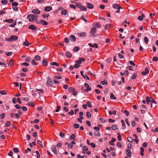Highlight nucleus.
I'll return each instance as SVG.
<instances>
[{
	"mask_svg": "<svg viewBox=\"0 0 158 158\" xmlns=\"http://www.w3.org/2000/svg\"><path fill=\"white\" fill-rule=\"evenodd\" d=\"M79 114L80 115L79 117L83 119V118L82 116L83 115V113L81 111L79 112Z\"/></svg>",
	"mask_w": 158,
	"mask_h": 158,
	"instance_id": "47",
	"label": "nucleus"
},
{
	"mask_svg": "<svg viewBox=\"0 0 158 158\" xmlns=\"http://www.w3.org/2000/svg\"><path fill=\"white\" fill-rule=\"evenodd\" d=\"M5 115V114L4 113L1 114L0 115V118L1 119H3L4 118Z\"/></svg>",
	"mask_w": 158,
	"mask_h": 158,
	"instance_id": "37",
	"label": "nucleus"
},
{
	"mask_svg": "<svg viewBox=\"0 0 158 158\" xmlns=\"http://www.w3.org/2000/svg\"><path fill=\"white\" fill-rule=\"evenodd\" d=\"M82 149L83 150L85 151H86L88 150V148L86 146H83L82 148Z\"/></svg>",
	"mask_w": 158,
	"mask_h": 158,
	"instance_id": "42",
	"label": "nucleus"
},
{
	"mask_svg": "<svg viewBox=\"0 0 158 158\" xmlns=\"http://www.w3.org/2000/svg\"><path fill=\"white\" fill-rule=\"evenodd\" d=\"M1 2L3 5H6L7 3L8 2L6 0H2Z\"/></svg>",
	"mask_w": 158,
	"mask_h": 158,
	"instance_id": "35",
	"label": "nucleus"
},
{
	"mask_svg": "<svg viewBox=\"0 0 158 158\" xmlns=\"http://www.w3.org/2000/svg\"><path fill=\"white\" fill-rule=\"evenodd\" d=\"M88 44L89 46L92 47H95L96 48H97L98 47V44H94L93 45L91 43H89Z\"/></svg>",
	"mask_w": 158,
	"mask_h": 158,
	"instance_id": "15",
	"label": "nucleus"
},
{
	"mask_svg": "<svg viewBox=\"0 0 158 158\" xmlns=\"http://www.w3.org/2000/svg\"><path fill=\"white\" fill-rule=\"evenodd\" d=\"M121 122L122 124V127L124 128H126V125L124 123V121L123 120H121Z\"/></svg>",
	"mask_w": 158,
	"mask_h": 158,
	"instance_id": "29",
	"label": "nucleus"
},
{
	"mask_svg": "<svg viewBox=\"0 0 158 158\" xmlns=\"http://www.w3.org/2000/svg\"><path fill=\"white\" fill-rule=\"evenodd\" d=\"M144 17V14H142L141 16L138 17V19L139 20L141 21L143 20V18Z\"/></svg>",
	"mask_w": 158,
	"mask_h": 158,
	"instance_id": "21",
	"label": "nucleus"
},
{
	"mask_svg": "<svg viewBox=\"0 0 158 158\" xmlns=\"http://www.w3.org/2000/svg\"><path fill=\"white\" fill-rule=\"evenodd\" d=\"M118 57H119V58L120 59H122L124 58V56L123 55H122L120 53H118Z\"/></svg>",
	"mask_w": 158,
	"mask_h": 158,
	"instance_id": "55",
	"label": "nucleus"
},
{
	"mask_svg": "<svg viewBox=\"0 0 158 158\" xmlns=\"http://www.w3.org/2000/svg\"><path fill=\"white\" fill-rule=\"evenodd\" d=\"M4 21L7 23H11L13 22V20L12 19H6Z\"/></svg>",
	"mask_w": 158,
	"mask_h": 158,
	"instance_id": "16",
	"label": "nucleus"
},
{
	"mask_svg": "<svg viewBox=\"0 0 158 158\" xmlns=\"http://www.w3.org/2000/svg\"><path fill=\"white\" fill-rule=\"evenodd\" d=\"M12 5L13 6H15L18 5V3L15 2H14L12 3Z\"/></svg>",
	"mask_w": 158,
	"mask_h": 158,
	"instance_id": "53",
	"label": "nucleus"
},
{
	"mask_svg": "<svg viewBox=\"0 0 158 158\" xmlns=\"http://www.w3.org/2000/svg\"><path fill=\"white\" fill-rule=\"evenodd\" d=\"M86 7L89 9H92L94 7L93 5L90 3L86 2Z\"/></svg>",
	"mask_w": 158,
	"mask_h": 158,
	"instance_id": "6",
	"label": "nucleus"
},
{
	"mask_svg": "<svg viewBox=\"0 0 158 158\" xmlns=\"http://www.w3.org/2000/svg\"><path fill=\"white\" fill-rule=\"evenodd\" d=\"M152 100L151 101V107H152V103H155V104H156V102L152 98Z\"/></svg>",
	"mask_w": 158,
	"mask_h": 158,
	"instance_id": "44",
	"label": "nucleus"
},
{
	"mask_svg": "<svg viewBox=\"0 0 158 158\" xmlns=\"http://www.w3.org/2000/svg\"><path fill=\"white\" fill-rule=\"evenodd\" d=\"M137 76V74L134 73L131 77V79H135Z\"/></svg>",
	"mask_w": 158,
	"mask_h": 158,
	"instance_id": "60",
	"label": "nucleus"
},
{
	"mask_svg": "<svg viewBox=\"0 0 158 158\" xmlns=\"http://www.w3.org/2000/svg\"><path fill=\"white\" fill-rule=\"evenodd\" d=\"M64 41L66 44H68L69 43V39L67 38H65L64 39Z\"/></svg>",
	"mask_w": 158,
	"mask_h": 158,
	"instance_id": "40",
	"label": "nucleus"
},
{
	"mask_svg": "<svg viewBox=\"0 0 158 158\" xmlns=\"http://www.w3.org/2000/svg\"><path fill=\"white\" fill-rule=\"evenodd\" d=\"M100 83L103 85H106L107 84V81L106 80H104L103 81H101L100 82Z\"/></svg>",
	"mask_w": 158,
	"mask_h": 158,
	"instance_id": "31",
	"label": "nucleus"
},
{
	"mask_svg": "<svg viewBox=\"0 0 158 158\" xmlns=\"http://www.w3.org/2000/svg\"><path fill=\"white\" fill-rule=\"evenodd\" d=\"M69 40L73 42H74L76 41V39L74 35H72L69 37Z\"/></svg>",
	"mask_w": 158,
	"mask_h": 158,
	"instance_id": "12",
	"label": "nucleus"
},
{
	"mask_svg": "<svg viewBox=\"0 0 158 158\" xmlns=\"http://www.w3.org/2000/svg\"><path fill=\"white\" fill-rule=\"evenodd\" d=\"M13 64V63L12 60L11 59H10L8 65L9 66H12Z\"/></svg>",
	"mask_w": 158,
	"mask_h": 158,
	"instance_id": "46",
	"label": "nucleus"
},
{
	"mask_svg": "<svg viewBox=\"0 0 158 158\" xmlns=\"http://www.w3.org/2000/svg\"><path fill=\"white\" fill-rule=\"evenodd\" d=\"M80 49L79 47L77 46L74 47L73 48V50L74 52H77Z\"/></svg>",
	"mask_w": 158,
	"mask_h": 158,
	"instance_id": "41",
	"label": "nucleus"
},
{
	"mask_svg": "<svg viewBox=\"0 0 158 158\" xmlns=\"http://www.w3.org/2000/svg\"><path fill=\"white\" fill-rule=\"evenodd\" d=\"M110 98L111 99L115 100L116 99V97H115L112 93H111L110 94Z\"/></svg>",
	"mask_w": 158,
	"mask_h": 158,
	"instance_id": "25",
	"label": "nucleus"
},
{
	"mask_svg": "<svg viewBox=\"0 0 158 158\" xmlns=\"http://www.w3.org/2000/svg\"><path fill=\"white\" fill-rule=\"evenodd\" d=\"M28 104L29 106H34V104L33 101L29 102H28Z\"/></svg>",
	"mask_w": 158,
	"mask_h": 158,
	"instance_id": "28",
	"label": "nucleus"
},
{
	"mask_svg": "<svg viewBox=\"0 0 158 158\" xmlns=\"http://www.w3.org/2000/svg\"><path fill=\"white\" fill-rule=\"evenodd\" d=\"M117 134L118 135V136L117 137H118V140L119 141L122 140V138H121V136L120 135V134L119 133H118Z\"/></svg>",
	"mask_w": 158,
	"mask_h": 158,
	"instance_id": "43",
	"label": "nucleus"
},
{
	"mask_svg": "<svg viewBox=\"0 0 158 158\" xmlns=\"http://www.w3.org/2000/svg\"><path fill=\"white\" fill-rule=\"evenodd\" d=\"M146 98V102L147 103V104L149 105V104L150 102H151L150 98L148 97H147Z\"/></svg>",
	"mask_w": 158,
	"mask_h": 158,
	"instance_id": "24",
	"label": "nucleus"
},
{
	"mask_svg": "<svg viewBox=\"0 0 158 158\" xmlns=\"http://www.w3.org/2000/svg\"><path fill=\"white\" fill-rule=\"evenodd\" d=\"M158 60V58L156 56H154L153 57L152 59V61H156Z\"/></svg>",
	"mask_w": 158,
	"mask_h": 158,
	"instance_id": "54",
	"label": "nucleus"
},
{
	"mask_svg": "<svg viewBox=\"0 0 158 158\" xmlns=\"http://www.w3.org/2000/svg\"><path fill=\"white\" fill-rule=\"evenodd\" d=\"M54 78L58 79H60L62 78V77L60 76H55L54 77Z\"/></svg>",
	"mask_w": 158,
	"mask_h": 158,
	"instance_id": "49",
	"label": "nucleus"
},
{
	"mask_svg": "<svg viewBox=\"0 0 158 158\" xmlns=\"http://www.w3.org/2000/svg\"><path fill=\"white\" fill-rule=\"evenodd\" d=\"M66 56L69 58H70L72 56L71 53L69 51H67L66 52Z\"/></svg>",
	"mask_w": 158,
	"mask_h": 158,
	"instance_id": "17",
	"label": "nucleus"
},
{
	"mask_svg": "<svg viewBox=\"0 0 158 158\" xmlns=\"http://www.w3.org/2000/svg\"><path fill=\"white\" fill-rule=\"evenodd\" d=\"M51 151L54 153V154H56L57 153V150L55 145H52L51 147Z\"/></svg>",
	"mask_w": 158,
	"mask_h": 158,
	"instance_id": "5",
	"label": "nucleus"
},
{
	"mask_svg": "<svg viewBox=\"0 0 158 158\" xmlns=\"http://www.w3.org/2000/svg\"><path fill=\"white\" fill-rule=\"evenodd\" d=\"M68 89L69 91L70 92H74V90H75V89L73 87H69L68 88Z\"/></svg>",
	"mask_w": 158,
	"mask_h": 158,
	"instance_id": "33",
	"label": "nucleus"
},
{
	"mask_svg": "<svg viewBox=\"0 0 158 158\" xmlns=\"http://www.w3.org/2000/svg\"><path fill=\"white\" fill-rule=\"evenodd\" d=\"M23 44L24 46H28L30 45H31V44L29 43L28 41H27V42H24L23 43Z\"/></svg>",
	"mask_w": 158,
	"mask_h": 158,
	"instance_id": "26",
	"label": "nucleus"
},
{
	"mask_svg": "<svg viewBox=\"0 0 158 158\" xmlns=\"http://www.w3.org/2000/svg\"><path fill=\"white\" fill-rule=\"evenodd\" d=\"M37 143L39 145H40L42 148H44L42 144V143L40 140H37Z\"/></svg>",
	"mask_w": 158,
	"mask_h": 158,
	"instance_id": "48",
	"label": "nucleus"
},
{
	"mask_svg": "<svg viewBox=\"0 0 158 158\" xmlns=\"http://www.w3.org/2000/svg\"><path fill=\"white\" fill-rule=\"evenodd\" d=\"M53 84V82L51 78L48 77V81L46 83V85L48 86H51Z\"/></svg>",
	"mask_w": 158,
	"mask_h": 158,
	"instance_id": "4",
	"label": "nucleus"
},
{
	"mask_svg": "<svg viewBox=\"0 0 158 158\" xmlns=\"http://www.w3.org/2000/svg\"><path fill=\"white\" fill-rule=\"evenodd\" d=\"M10 122L9 121H7L5 123V126L6 127H8L10 126Z\"/></svg>",
	"mask_w": 158,
	"mask_h": 158,
	"instance_id": "36",
	"label": "nucleus"
},
{
	"mask_svg": "<svg viewBox=\"0 0 158 158\" xmlns=\"http://www.w3.org/2000/svg\"><path fill=\"white\" fill-rule=\"evenodd\" d=\"M78 35L80 37H85L86 34V33L85 32H82L81 33H78Z\"/></svg>",
	"mask_w": 158,
	"mask_h": 158,
	"instance_id": "13",
	"label": "nucleus"
},
{
	"mask_svg": "<svg viewBox=\"0 0 158 158\" xmlns=\"http://www.w3.org/2000/svg\"><path fill=\"white\" fill-rule=\"evenodd\" d=\"M0 94L2 95H6V94L5 90H1L0 91Z\"/></svg>",
	"mask_w": 158,
	"mask_h": 158,
	"instance_id": "51",
	"label": "nucleus"
},
{
	"mask_svg": "<svg viewBox=\"0 0 158 158\" xmlns=\"http://www.w3.org/2000/svg\"><path fill=\"white\" fill-rule=\"evenodd\" d=\"M77 158H87L86 156L85 155L82 156H81V155L80 154L78 155L77 156Z\"/></svg>",
	"mask_w": 158,
	"mask_h": 158,
	"instance_id": "30",
	"label": "nucleus"
},
{
	"mask_svg": "<svg viewBox=\"0 0 158 158\" xmlns=\"http://www.w3.org/2000/svg\"><path fill=\"white\" fill-rule=\"evenodd\" d=\"M35 153L36 154L37 157L38 158H39L40 157V155L38 151H35Z\"/></svg>",
	"mask_w": 158,
	"mask_h": 158,
	"instance_id": "61",
	"label": "nucleus"
},
{
	"mask_svg": "<svg viewBox=\"0 0 158 158\" xmlns=\"http://www.w3.org/2000/svg\"><path fill=\"white\" fill-rule=\"evenodd\" d=\"M112 6L114 9L117 10L116 11V12L117 13L119 12L120 9H122V7L119 6L118 4L115 3H114L112 5Z\"/></svg>",
	"mask_w": 158,
	"mask_h": 158,
	"instance_id": "2",
	"label": "nucleus"
},
{
	"mask_svg": "<svg viewBox=\"0 0 158 158\" xmlns=\"http://www.w3.org/2000/svg\"><path fill=\"white\" fill-rule=\"evenodd\" d=\"M86 117L88 118H90L91 117V115L89 112H87L86 114Z\"/></svg>",
	"mask_w": 158,
	"mask_h": 158,
	"instance_id": "50",
	"label": "nucleus"
},
{
	"mask_svg": "<svg viewBox=\"0 0 158 158\" xmlns=\"http://www.w3.org/2000/svg\"><path fill=\"white\" fill-rule=\"evenodd\" d=\"M96 130H95L94 132V135L96 136H99L100 135V133L98 131L100 129H95Z\"/></svg>",
	"mask_w": 158,
	"mask_h": 158,
	"instance_id": "10",
	"label": "nucleus"
},
{
	"mask_svg": "<svg viewBox=\"0 0 158 158\" xmlns=\"http://www.w3.org/2000/svg\"><path fill=\"white\" fill-rule=\"evenodd\" d=\"M144 41L145 43L147 44L148 41V39L147 37H145L144 38Z\"/></svg>",
	"mask_w": 158,
	"mask_h": 158,
	"instance_id": "45",
	"label": "nucleus"
},
{
	"mask_svg": "<svg viewBox=\"0 0 158 158\" xmlns=\"http://www.w3.org/2000/svg\"><path fill=\"white\" fill-rule=\"evenodd\" d=\"M38 18L37 15L30 14L27 15V18L30 22H32L33 20H36Z\"/></svg>",
	"mask_w": 158,
	"mask_h": 158,
	"instance_id": "1",
	"label": "nucleus"
},
{
	"mask_svg": "<svg viewBox=\"0 0 158 158\" xmlns=\"http://www.w3.org/2000/svg\"><path fill=\"white\" fill-rule=\"evenodd\" d=\"M25 60L27 62H29L31 60V59L30 57H27L25 59Z\"/></svg>",
	"mask_w": 158,
	"mask_h": 158,
	"instance_id": "34",
	"label": "nucleus"
},
{
	"mask_svg": "<svg viewBox=\"0 0 158 158\" xmlns=\"http://www.w3.org/2000/svg\"><path fill=\"white\" fill-rule=\"evenodd\" d=\"M52 9V7L50 6L45 7L44 9V10L46 12H49Z\"/></svg>",
	"mask_w": 158,
	"mask_h": 158,
	"instance_id": "8",
	"label": "nucleus"
},
{
	"mask_svg": "<svg viewBox=\"0 0 158 158\" xmlns=\"http://www.w3.org/2000/svg\"><path fill=\"white\" fill-rule=\"evenodd\" d=\"M60 106H57L56 109V110L55 111L56 112H58L60 111Z\"/></svg>",
	"mask_w": 158,
	"mask_h": 158,
	"instance_id": "57",
	"label": "nucleus"
},
{
	"mask_svg": "<svg viewBox=\"0 0 158 158\" xmlns=\"http://www.w3.org/2000/svg\"><path fill=\"white\" fill-rule=\"evenodd\" d=\"M102 25L99 22H98L95 25V27L96 28H100L101 27Z\"/></svg>",
	"mask_w": 158,
	"mask_h": 158,
	"instance_id": "20",
	"label": "nucleus"
},
{
	"mask_svg": "<svg viewBox=\"0 0 158 158\" xmlns=\"http://www.w3.org/2000/svg\"><path fill=\"white\" fill-rule=\"evenodd\" d=\"M28 28L32 30L36 29V27L34 25H31L28 26Z\"/></svg>",
	"mask_w": 158,
	"mask_h": 158,
	"instance_id": "14",
	"label": "nucleus"
},
{
	"mask_svg": "<svg viewBox=\"0 0 158 158\" xmlns=\"http://www.w3.org/2000/svg\"><path fill=\"white\" fill-rule=\"evenodd\" d=\"M45 1V0H37L38 2L39 3H44Z\"/></svg>",
	"mask_w": 158,
	"mask_h": 158,
	"instance_id": "56",
	"label": "nucleus"
},
{
	"mask_svg": "<svg viewBox=\"0 0 158 158\" xmlns=\"http://www.w3.org/2000/svg\"><path fill=\"white\" fill-rule=\"evenodd\" d=\"M67 10H64L61 12V14L65 15L67 14Z\"/></svg>",
	"mask_w": 158,
	"mask_h": 158,
	"instance_id": "27",
	"label": "nucleus"
},
{
	"mask_svg": "<svg viewBox=\"0 0 158 158\" xmlns=\"http://www.w3.org/2000/svg\"><path fill=\"white\" fill-rule=\"evenodd\" d=\"M15 106L16 107V108H17V109H20L21 108V106L19 104H16Z\"/></svg>",
	"mask_w": 158,
	"mask_h": 158,
	"instance_id": "62",
	"label": "nucleus"
},
{
	"mask_svg": "<svg viewBox=\"0 0 158 158\" xmlns=\"http://www.w3.org/2000/svg\"><path fill=\"white\" fill-rule=\"evenodd\" d=\"M80 9L81 11H86L87 10L86 7L84 6H81L80 7Z\"/></svg>",
	"mask_w": 158,
	"mask_h": 158,
	"instance_id": "22",
	"label": "nucleus"
},
{
	"mask_svg": "<svg viewBox=\"0 0 158 158\" xmlns=\"http://www.w3.org/2000/svg\"><path fill=\"white\" fill-rule=\"evenodd\" d=\"M75 135L74 134H73L70 137V140H73L74 141H76V139L75 138Z\"/></svg>",
	"mask_w": 158,
	"mask_h": 158,
	"instance_id": "18",
	"label": "nucleus"
},
{
	"mask_svg": "<svg viewBox=\"0 0 158 158\" xmlns=\"http://www.w3.org/2000/svg\"><path fill=\"white\" fill-rule=\"evenodd\" d=\"M117 145L118 147H119V148L122 147V144L119 142H118L117 143Z\"/></svg>",
	"mask_w": 158,
	"mask_h": 158,
	"instance_id": "64",
	"label": "nucleus"
},
{
	"mask_svg": "<svg viewBox=\"0 0 158 158\" xmlns=\"http://www.w3.org/2000/svg\"><path fill=\"white\" fill-rule=\"evenodd\" d=\"M32 13L37 14H39L40 11L38 9H35L32 10Z\"/></svg>",
	"mask_w": 158,
	"mask_h": 158,
	"instance_id": "7",
	"label": "nucleus"
},
{
	"mask_svg": "<svg viewBox=\"0 0 158 158\" xmlns=\"http://www.w3.org/2000/svg\"><path fill=\"white\" fill-rule=\"evenodd\" d=\"M76 6L77 7H80L81 6V4L80 3L76 2Z\"/></svg>",
	"mask_w": 158,
	"mask_h": 158,
	"instance_id": "59",
	"label": "nucleus"
},
{
	"mask_svg": "<svg viewBox=\"0 0 158 158\" xmlns=\"http://www.w3.org/2000/svg\"><path fill=\"white\" fill-rule=\"evenodd\" d=\"M13 150L14 152L15 153H17L19 152V149L17 148H14Z\"/></svg>",
	"mask_w": 158,
	"mask_h": 158,
	"instance_id": "58",
	"label": "nucleus"
},
{
	"mask_svg": "<svg viewBox=\"0 0 158 158\" xmlns=\"http://www.w3.org/2000/svg\"><path fill=\"white\" fill-rule=\"evenodd\" d=\"M40 23L43 25L44 26H47V25L48 24V22H46L44 20L41 19L40 20Z\"/></svg>",
	"mask_w": 158,
	"mask_h": 158,
	"instance_id": "11",
	"label": "nucleus"
},
{
	"mask_svg": "<svg viewBox=\"0 0 158 158\" xmlns=\"http://www.w3.org/2000/svg\"><path fill=\"white\" fill-rule=\"evenodd\" d=\"M73 127L75 128H78L79 127V125L78 124L76 123L74 124Z\"/></svg>",
	"mask_w": 158,
	"mask_h": 158,
	"instance_id": "52",
	"label": "nucleus"
},
{
	"mask_svg": "<svg viewBox=\"0 0 158 158\" xmlns=\"http://www.w3.org/2000/svg\"><path fill=\"white\" fill-rule=\"evenodd\" d=\"M34 59L36 60H39L40 59V57L39 56L36 55L34 57Z\"/></svg>",
	"mask_w": 158,
	"mask_h": 158,
	"instance_id": "32",
	"label": "nucleus"
},
{
	"mask_svg": "<svg viewBox=\"0 0 158 158\" xmlns=\"http://www.w3.org/2000/svg\"><path fill=\"white\" fill-rule=\"evenodd\" d=\"M18 37L15 35H12L8 38L7 40L8 42H11L13 40H16L18 39Z\"/></svg>",
	"mask_w": 158,
	"mask_h": 158,
	"instance_id": "3",
	"label": "nucleus"
},
{
	"mask_svg": "<svg viewBox=\"0 0 158 158\" xmlns=\"http://www.w3.org/2000/svg\"><path fill=\"white\" fill-rule=\"evenodd\" d=\"M65 134L62 132H60V136L61 138H63L64 137Z\"/></svg>",
	"mask_w": 158,
	"mask_h": 158,
	"instance_id": "63",
	"label": "nucleus"
},
{
	"mask_svg": "<svg viewBox=\"0 0 158 158\" xmlns=\"http://www.w3.org/2000/svg\"><path fill=\"white\" fill-rule=\"evenodd\" d=\"M127 141L129 142H130V143L132 142L133 141V140L132 138L130 137H128L127 138Z\"/></svg>",
	"mask_w": 158,
	"mask_h": 158,
	"instance_id": "39",
	"label": "nucleus"
},
{
	"mask_svg": "<svg viewBox=\"0 0 158 158\" xmlns=\"http://www.w3.org/2000/svg\"><path fill=\"white\" fill-rule=\"evenodd\" d=\"M50 64L51 65H55L57 67L59 66V64L56 62H51L50 63Z\"/></svg>",
	"mask_w": 158,
	"mask_h": 158,
	"instance_id": "23",
	"label": "nucleus"
},
{
	"mask_svg": "<svg viewBox=\"0 0 158 158\" xmlns=\"http://www.w3.org/2000/svg\"><path fill=\"white\" fill-rule=\"evenodd\" d=\"M42 63L43 64V65L45 66H47L48 64V62L46 60V59H44L42 61Z\"/></svg>",
	"mask_w": 158,
	"mask_h": 158,
	"instance_id": "19",
	"label": "nucleus"
},
{
	"mask_svg": "<svg viewBox=\"0 0 158 158\" xmlns=\"http://www.w3.org/2000/svg\"><path fill=\"white\" fill-rule=\"evenodd\" d=\"M31 64L32 65H36L38 64V63H37L34 60H32L31 61Z\"/></svg>",
	"mask_w": 158,
	"mask_h": 158,
	"instance_id": "38",
	"label": "nucleus"
},
{
	"mask_svg": "<svg viewBox=\"0 0 158 158\" xmlns=\"http://www.w3.org/2000/svg\"><path fill=\"white\" fill-rule=\"evenodd\" d=\"M96 30L95 27L92 28L90 31V34L92 35H94L96 33Z\"/></svg>",
	"mask_w": 158,
	"mask_h": 158,
	"instance_id": "9",
	"label": "nucleus"
}]
</instances>
